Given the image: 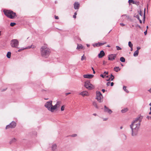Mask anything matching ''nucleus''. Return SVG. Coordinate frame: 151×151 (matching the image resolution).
<instances>
[{"label":"nucleus","mask_w":151,"mask_h":151,"mask_svg":"<svg viewBox=\"0 0 151 151\" xmlns=\"http://www.w3.org/2000/svg\"><path fill=\"white\" fill-rule=\"evenodd\" d=\"M142 118V117L141 116L136 118L130 125V127L131 129L132 136H136L138 134L140 127V122L141 121Z\"/></svg>","instance_id":"1"},{"label":"nucleus","mask_w":151,"mask_h":151,"mask_svg":"<svg viewBox=\"0 0 151 151\" xmlns=\"http://www.w3.org/2000/svg\"><path fill=\"white\" fill-rule=\"evenodd\" d=\"M40 52L42 56L47 58L50 55L51 51L50 49L46 45H44L41 48Z\"/></svg>","instance_id":"2"},{"label":"nucleus","mask_w":151,"mask_h":151,"mask_svg":"<svg viewBox=\"0 0 151 151\" xmlns=\"http://www.w3.org/2000/svg\"><path fill=\"white\" fill-rule=\"evenodd\" d=\"M3 12L6 16L11 19H14L16 15L15 12L10 10H4Z\"/></svg>","instance_id":"3"},{"label":"nucleus","mask_w":151,"mask_h":151,"mask_svg":"<svg viewBox=\"0 0 151 151\" xmlns=\"http://www.w3.org/2000/svg\"><path fill=\"white\" fill-rule=\"evenodd\" d=\"M61 104V102L58 101L57 102L56 104L54 106L52 105L51 108H50L49 111L51 112H54V111L57 109V108L59 107L60 106V104Z\"/></svg>","instance_id":"4"},{"label":"nucleus","mask_w":151,"mask_h":151,"mask_svg":"<svg viewBox=\"0 0 151 151\" xmlns=\"http://www.w3.org/2000/svg\"><path fill=\"white\" fill-rule=\"evenodd\" d=\"M84 86L90 90L93 89L94 88V86L88 81H86L85 82Z\"/></svg>","instance_id":"5"},{"label":"nucleus","mask_w":151,"mask_h":151,"mask_svg":"<svg viewBox=\"0 0 151 151\" xmlns=\"http://www.w3.org/2000/svg\"><path fill=\"white\" fill-rule=\"evenodd\" d=\"M96 99L99 102L101 103L103 101V96L100 91L96 92Z\"/></svg>","instance_id":"6"},{"label":"nucleus","mask_w":151,"mask_h":151,"mask_svg":"<svg viewBox=\"0 0 151 151\" xmlns=\"http://www.w3.org/2000/svg\"><path fill=\"white\" fill-rule=\"evenodd\" d=\"M11 45L12 47H17L19 45V42L17 39H13L11 40Z\"/></svg>","instance_id":"7"},{"label":"nucleus","mask_w":151,"mask_h":151,"mask_svg":"<svg viewBox=\"0 0 151 151\" xmlns=\"http://www.w3.org/2000/svg\"><path fill=\"white\" fill-rule=\"evenodd\" d=\"M16 123L14 121L12 122L9 124L6 125V129H7L9 128H14L16 126Z\"/></svg>","instance_id":"8"},{"label":"nucleus","mask_w":151,"mask_h":151,"mask_svg":"<svg viewBox=\"0 0 151 151\" xmlns=\"http://www.w3.org/2000/svg\"><path fill=\"white\" fill-rule=\"evenodd\" d=\"M52 101H50L46 102L45 103V106L49 111L50 108H51V106H52Z\"/></svg>","instance_id":"9"},{"label":"nucleus","mask_w":151,"mask_h":151,"mask_svg":"<svg viewBox=\"0 0 151 151\" xmlns=\"http://www.w3.org/2000/svg\"><path fill=\"white\" fill-rule=\"evenodd\" d=\"M116 57V55L115 54H111L108 55V60L112 61L114 60Z\"/></svg>","instance_id":"10"},{"label":"nucleus","mask_w":151,"mask_h":151,"mask_svg":"<svg viewBox=\"0 0 151 151\" xmlns=\"http://www.w3.org/2000/svg\"><path fill=\"white\" fill-rule=\"evenodd\" d=\"M104 111L105 112H107L109 114H111L112 112V111L106 105H105L104 106Z\"/></svg>","instance_id":"11"},{"label":"nucleus","mask_w":151,"mask_h":151,"mask_svg":"<svg viewBox=\"0 0 151 151\" xmlns=\"http://www.w3.org/2000/svg\"><path fill=\"white\" fill-rule=\"evenodd\" d=\"M94 75L93 74H85L83 75V77L85 78L91 79L93 77Z\"/></svg>","instance_id":"12"},{"label":"nucleus","mask_w":151,"mask_h":151,"mask_svg":"<svg viewBox=\"0 0 151 151\" xmlns=\"http://www.w3.org/2000/svg\"><path fill=\"white\" fill-rule=\"evenodd\" d=\"M74 8L75 9H78L79 8V4L78 2H75L73 4Z\"/></svg>","instance_id":"13"},{"label":"nucleus","mask_w":151,"mask_h":151,"mask_svg":"<svg viewBox=\"0 0 151 151\" xmlns=\"http://www.w3.org/2000/svg\"><path fill=\"white\" fill-rule=\"evenodd\" d=\"M105 53L104 51L101 50L100 52V53L98 54V57L99 58H102L105 55Z\"/></svg>","instance_id":"14"},{"label":"nucleus","mask_w":151,"mask_h":151,"mask_svg":"<svg viewBox=\"0 0 151 151\" xmlns=\"http://www.w3.org/2000/svg\"><path fill=\"white\" fill-rule=\"evenodd\" d=\"M79 94L84 96H88V93L87 91H83L80 93Z\"/></svg>","instance_id":"15"},{"label":"nucleus","mask_w":151,"mask_h":151,"mask_svg":"<svg viewBox=\"0 0 151 151\" xmlns=\"http://www.w3.org/2000/svg\"><path fill=\"white\" fill-rule=\"evenodd\" d=\"M57 148V146L56 144H54L51 146V149L52 151H55Z\"/></svg>","instance_id":"16"},{"label":"nucleus","mask_w":151,"mask_h":151,"mask_svg":"<svg viewBox=\"0 0 151 151\" xmlns=\"http://www.w3.org/2000/svg\"><path fill=\"white\" fill-rule=\"evenodd\" d=\"M114 70L116 72H118L120 70V69L119 67H115L114 68Z\"/></svg>","instance_id":"17"},{"label":"nucleus","mask_w":151,"mask_h":151,"mask_svg":"<svg viewBox=\"0 0 151 151\" xmlns=\"http://www.w3.org/2000/svg\"><path fill=\"white\" fill-rule=\"evenodd\" d=\"M145 8L144 13V16L143 19V22L144 23L145 22Z\"/></svg>","instance_id":"18"},{"label":"nucleus","mask_w":151,"mask_h":151,"mask_svg":"<svg viewBox=\"0 0 151 151\" xmlns=\"http://www.w3.org/2000/svg\"><path fill=\"white\" fill-rule=\"evenodd\" d=\"M35 47L34 46L31 45L30 46H28L24 48V49H29L30 48H32L34 49Z\"/></svg>","instance_id":"19"},{"label":"nucleus","mask_w":151,"mask_h":151,"mask_svg":"<svg viewBox=\"0 0 151 151\" xmlns=\"http://www.w3.org/2000/svg\"><path fill=\"white\" fill-rule=\"evenodd\" d=\"M139 54V51L136 50L135 51L133 54V56L134 57H136Z\"/></svg>","instance_id":"20"},{"label":"nucleus","mask_w":151,"mask_h":151,"mask_svg":"<svg viewBox=\"0 0 151 151\" xmlns=\"http://www.w3.org/2000/svg\"><path fill=\"white\" fill-rule=\"evenodd\" d=\"M93 105L95 107L96 109H98L99 108V107L97 105V104L96 102H93Z\"/></svg>","instance_id":"21"},{"label":"nucleus","mask_w":151,"mask_h":151,"mask_svg":"<svg viewBox=\"0 0 151 151\" xmlns=\"http://www.w3.org/2000/svg\"><path fill=\"white\" fill-rule=\"evenodd\" d=\"M17 141V139L14 138H12L10 142V144H12V143L15 142Z\"/></svg>","instance_id":"22"},{"label":"nucleus","mask_w":151,"mask_h":151,"mask_svg":"<svg viewBox=\"0 0 151 151\" xmlns=\"http://www.w3.org/2000/svg\"><path fill=\"white\" fill-rule=\"evenodd\" d=\"M11 53L10 52H8L7 55L6 57L8 58H10L11 57Z\"/></svg>","instance_id":"23"},{"label":"nucleus","mask_w":151,"mask_h":151,"mask_svg":"<svg viewBox=\"0 0 151 151\" xmlns=\"http://www.w3.org/2000/svg\"><path fill=\"white\" fill-rule=\"evenodd\" d=\"M128 109L127 108H124L121 110V112L122 113H124L128 111Z\"/></svg>","instance_id":"24"},{"label":"nucleus","mask_w":151,"mask_h":151,"mask_svg":"<svg viewBox=\"0 0 151 151\" xmlns=\"http://www.w3.org/2000/svg\"><path fill=\"white\" fill-rule=\"evenodd\" d=\"M120 60L122 62H124L125 61V58L123 57H121L120 58Z\"/></svg>","instance_id":"25"},{"label":"nucleus","mask_w":151,"mask_h":151,"mask_svg":"<svg viewBox=\"0 0 151 151\" xmlns=\"http://www.w3.org/2000/svg\"><path fill=\"white\" fill-rule=\"evenodd\" d=\"M82 48V46L81 45H79L78 44L76 48V49H79L80 48Z\"/></svg>","instance_id":"26"},{"label":"nucleus","mask_w":151,"mask_h":151,"mask_svg":"<svg viewBox=\"0 0 151 151\" xmlns=\"http://www.w3.org/2000/svg\"><path fill=\"white\" fill-rule=\"evenodd\" d=\"M114 77H110L107 80V81H113L114 80Z\"/></svg>","instance_id":"27"},{"label":"nucleus","mask_w":151,"mask_h":151,"mask_svg":"<svg viewBox=\"0 0 151 151\" xmlns=\"http://www.w3.org/2000/svg\"><path fill=\"white\" fill-rule=\"evenodd\" d=\"M127 87L124 86L123 87V89L125 91L126 93H128L129 91L126 89Z\"/></svg>","instance_id":"28"},{"label":"nucleus","mask_w":151,"mask_h":151,"mask_svg":"<svg viewBox=\"0 0 151 151\" xmlns=\"http://www.w3.org/2000/svg\"><path fill=\"white\" fill-rule=\"evenodd\" d=\"M93 45L94 47L100 46V42H99L98 43H95L94 44H93Z\"/></svg>","instance_id":"29"},{"label":"nucleus","mask_w":151,"mask_h":151,"mask_svg":"<svg viewBox=\"0 0 151 151\" xmlns=\"http://www.w3.org/2000/svg\"><path fill=\"white\" fill-rule=\"evenodd\" d=\"M128 45L130 47H133V46L132 44V43L130 41H129L128 42Z\"/></svg>","instance_id":"30"},{"label":"nucleus","mask_w":151,"mask_h":151,"mask_svg":"<svg viewBox=\"0 0 151 151\" xmlns=\"http://www.w3.org/2000/svg\"><path fill=\"white\" fill-rule=\"evenodd\" d=\"M16 24V23L15 22H11L10 24V26L11 27H13Z\"/></svg>","instance_id":"31"},{"label":"nucleus","mask_w":151,"mask_h":151,"mask_svg":"<svg viewBox=\"0 0 151 151\" xmlns=\"http://www.w3.org/2000/svg\"><path fill=\"white\" fill-rule=\"evenodd\" d=\"M134 17L137 18L138 20L140 19L139 16V15L138 14H137L136 15H134Z\"/></svg>","instance_id":"32"},{"label":"nucleus","mask_w":151,"mask_h":151,"mask_svg":"<svg viewBox=\"0 0 151 151\" xmlns=\"http://www.w3.org/2000/svg\"><path fill=\"white\" fill-rule=\"evenodd\" d=\"M116 47L117 50H119L122 49V48L119 46H117Z\"/></svg>","instance_id":"33"},{"label":"nucleus","mask_w":151,"mask_h":151,"mask_svg":"<svg viewBox=\"0 0 151 151\" xmlns=\"http://www.w3.org/2000/svg\"><path fill=\"white\" fill-rule=\"evenodd\" d=\"M65 106L64 105L62 106L61 108V111H63L64 110Z\"/></svg>","instance_id":"34"},{"label":"nucleus","mask_w":151,"mask_h":151,"mask_svg":"<svg viewBox=\"0 0 151 151\" xmlns=\"http://www.w3.org/2000/svg\"><path fill=\"white\" fill-rule=\"evenodd\" d=\"M128 2L129 3H132L134 4V1L133 0H129Z\"/></svg>","instance_id":"35"},{"label":"nucleus","mask_w":151,"mask_h":151,"mask_svg":"<svg viewBox=\"0 0 151 151\" xmlns=\"http://www.w3.org/2000/svg\"><path fill=\"white\" fill-rule=\"evenodd\" d=\"M77 14V13L76 12H75L74 13V15L73 16V17L74 18H76V15Z\"/></svg>","instance_id":"36"},{"label":"nucleus","mask_w":151,"mask_h":151,"mask_svg":"<svg viewBox=\"0 0 151 151\" xmlns=\"http://www.w3.org/2000/svg\"><path fill=\"white\" fill-rule=\"evenodd\" d=\"M100 76L102 77L103 78H104L106 76L105 75H104L103 74H101L100 75Z\"/></svg>","instance_id":"37"},{"label":"nucleus","mask_w":151,"mask_h":151,"mask_svg":"<svg viewBox=\"0 0 151 151\" xmlns=\"http://www.w3.org/2000/svg\"><path fill=\"white\" fill-rule=\"evenodd\" d=\"M106 42H104L103 43H100V46L102 45H104V44H106Z\"/></svg>","instance_id":"38"},{"label":"nucleus","mask_w":151,"mask_h":151,"mask_svg":"<svg viewBox=\"0 0 151 151\" xmlns=\"http://www.w3.org/2000/svg\"><path fill=\"white\" fill-rule=\"evenodd\" d=\"M77 135L76 134H73L71 135V136L73 137H75L77 136Z\"/></svg>","instance_id":"39"},{"label":"nucleus","mask_w":151,"mask_h":151,"mask_svg":"<svg viewBox=\"0 0 151 151\" xmlns=\"http://www.w3.org/2000/svg\"><path fill=\"white\" fill-rule=\"evenodd\" d=\"M124 16H125L126 17H127L128 18H129V16H128L127 15V14H124V15H123L122 16V17H123Z\"/></svg>","instance_id":"40"},{"label":"nucleus","mask_w":151,"mask_h":151,"mask_svg":"<svg viewBox=\"0 0 151 151\" xmlns=\"http://www.w3.org/2000/svg\"><path fill=\"white\" fill-rule=\"evenodd\" d=\"M24 48H22L21 49H19L18 50V52H20L22 50H24Z\"/></svg>","instance_id":"41"},{"label":"nucleus","mask_w":151,"mask_h":151,"mask_svg":"<svg viewBox=\"0 0 151 151\" xmlns=\"http://www.w3.org/2000/svg\"><path fill=\"white\" fill-rule=\"evenodd\" d=\"M84 55H83V56H82L81 57V60H84L85 58V57H84L83 56Z\"/></svg>","instance_id":"42"},{"label":"nucleus","mask_w":151,"mask_h":151,"mask_svg":"<svg viewBox=\"0 0 151 151\" xmlns=\"http://www.w3.org/2000/svg\"><path fill=\"white\" fill-rule=\"evenodd\" d=\"M110 84V82H108L106 83V85L107 86H109Z\"/></svg>","instance_id":"43"},{"label":"nucleus","mask_w":151,"mask_h":151,"mask_svg":"<svg viewBox=\"0 0 151 151\" xmlns=\"http://www.w3.org/2000/svg\"><path fill=\"white\" fill-rule=\"evenodd\" d=\"M137 50H136L139 51V50L141 49V47H137Z\"/></svg>","instance_id":"44"},{"label":"nucleus","mask_w":151,"mask_h":151,"mask_svg":"<svg viewBox=\"0 0 151 151\" xmlns=\"http://www.w3.org/2000/svg\"><path fill=\"white\" fill-rule=\"evenodd\" d=\"M91 69L92 70L93 72V73L95 74V72L94 70L93 67H91Z\"/></svg>","instance_id":"45"},{"label":"nucleus","mask_w":151,"mask_h":151,"mask_svg":"<svg viewBox=\"0 0 151 151\" xmlns=\"http://www.w3.org/2000/svg\"><path fill=\"white\" fill-rule=\"evenodd\" d=\"M114 85V83L113 82H112L110 83V85L111 86H113Z\"/></svg>","instance_id":"46"},{"label":"nucleus","mask_w":151,"mask_h":151,"mask_svg":"<svg viewBox=\"0 0 151 151\" xmlns=\"http://www.w3.org/2000/svg\"><path fill=\"white\" fill-rule=\"evenodd\" d=\"M144 33L145 35H147V29H146V30L144 32Z\"/></svg>","instance_id":"47"},{"label":"nucleus","mask_w":151,"mask_h":151,"mask_svg":"<svg viewBox=\"0 0 151 151\" xmlns=\"http://www.w3.org/2000/svg\"><path fill=\"white\" fill-rule=\"evenodd\" d=\"M33 134L35 135H37V132L35 131H34L33 132Z\"/></svg>","instance_id":"48"},{"label":"nucleus","mask_w":151,"mask_h":151,"mask_svg":"<svg viewBox=\"0 0 151 151\" xmlns=\"http://www.w3.org/2000/svg\"><path fill=\"white\" fill-rule=\"evenodd\" d=\"M140 15L142 16V11H140L139 12V13Z\"/></svg>","instance_id":"49"},{"label":"nucleus","mask_w":151,"mask_h":151,"mask_svg":"<svg viewBox=\"0 0 151 151\" xmlns=\"http://www.w3.org/2000/svg\"><path fill=\"white\" fill-rule=\"evenodd\" d=\"M104 74H106V75H107V74H108V72L105 71L104 72Z\"/></svg>","instance_id":"50"},{"label":"nucleus","mask_w":151,"mask_h":151,"mask_svg":"<svg viewBox=\"0 0 151 151\" xmlns=\"http://www.w3.org/2000/svg\"><path fill=\"white\" fill-rule=\"evenodd\" d=\"M120 25L122 26H125V24H123V23H120Z\"/></svg>","instance_id":"51"},{"label":"nucleus","mask_w":151,"mask_h":151,"mask_svg":"<svg viewBox=\"0 0 151 151\" xmlns=\"http://www.w3.org/2000/svg\"><path fill=\"white\" fill-rule=\"evenodd\" d=\"M55 18L56 19H59L58 17L57 16H55Z\"/></svg>","instance_id":"52"},{"label":"nucleus","mask_w":151,"mask_h":151,"mask_svg":"<svg viewBox=\"0 0 151 151\" xmlns=\"http://www.w3.org/2000/svg\"><path fill=\"white\" fill-rule=\"evenodd\" d=\"M70 94V93H65V94L66 96H67L68 95Z\"/></svg>","instance_id":"53"},{"label":"nucleus","mask_w":151,"mask_h":151,"mask_svg":"<svg viewBox=\"0 0 151 151\" xmlns=\"http://www.w3.org/2000/svg\"><path fill=\"white\" fill-rule=\"evenodd\" d=\"M107 119H108V118H104V119H103V120H104V121H106V120H107Z\"/></svg>","instance_id":"54"},{"label":"nucleus","mask_w":151,"mask_h":151,"mask_svg":"<svg viewBox=\"0 0 151 151\" xmlns=\"http://www.w3.org/2000/svg\"><path fill=\"white\" fill-rule=\"evenodd\" d=\"M123 136H124V139H126V136L125 135V134H124V135H123Z\"/></svg>","instance_id":"55"},{"label":"nucleus","mask_w":151,"mask_h":151,"mask_svg":"<svg viewBox=\"0 0 151 151\" xmlns=\"http://www.w3.org/2000/svg\"><path fill=\"white\" fill-rule=\"evenodd\" d=\"M105 90L104 89H102V91L103 92V93H104L105 91Z\"/></svg>","instance_id":"56"},{"label":"nucleus","mask_w":151,"mask_h":151,"mask_svg":"<svg viewBox=\"0 0 151 151\" xmlns=\"http://www.w3.org/2000/svg\"><path fill=\"white\" fill-rule=\"evenodd\" d=\"M139 21L140 23H142V21L141 19H139Z\"/></svg>","instance_id":"57"},{"label":"nucleus","mask_w":151,"mask_h":151,"mask_svg":"<svg viewBox=\"0 0 151 151\" xmlns=\"http://www.w3.org/2000/svg\"><path fill=\"white\" fill-rule=\"evenodd\" d=\"M110 77H114V76L112 75V74H111Z\"/></svg>","instance_id":"58"},{"label":"nucleus","mask_w":151,"mask_h":151,"mask_svg":"<svg viewBox=\"0 0 151 151\" xmlns=\"http://www.w3.org/2000/svg\"><path fill=\"white\" fill-rule=\"evenodd\" d=\"M151 93V88L148 90Z\"/></svg>","instance_id":"59"},{"label":"nucleus","mask_w":151,"mask_h":151,"mask_svg":"<svg viewBox=\"0 0 151 151\" xmlns=\"http://www.w3.org/2000/svg\"><path fill=\"white\" fill-rule=\"evenodd\" d=\"M130 48V50L131 51H132L133 50V47H132Z\"/></svg>","instance_id":"60"},{"label":"nucleus","mask_w":151,"mask_h":151,"mask_svg":"<svg viewBox=\"0 0 151 151\" xmlns=\"http://www.w3.org/2000/svg\"><path fill=\"white\" fill-rule=\"evenodd\" d=\"M137 27H138L139 28H141V27H140L139 25H138V24H137Z\"/></svg>","instance_id":"61"},{"label":"nucleus","mask_w":151,"mask_h":151,"mask_svg":"<svg viewBox=\"0 0 151 151\" xmlns=\"http://www.w3.org/2000/svg\"><path fill=\"white\" fill-rule=\"evenodd\" d=\"M6 89H7V88H6V89H2V90L1 91H5V90H6Z\"/></svg>","instance_id":"62"},{"label":"nucleus","mask_w":151,"mask_h":151,"mask_svg":"<svg viewBox=\"0 0 151 151\" xmlns=\"http://www.w3.org/2000/svg\"><path fill=\"white\" fill-rule=\"evenodd\" d=\"M93 115L95 116H96L97 115V114H96L94 113V114H93Z\"/></svg>","instance_id":"63"},{"label":"nucleus","mask_w":151,"mask_h":151,"mask_svg":"<svg viewBox=\"0 0 151 151\" xmlns=\"http://www.w3.org/2000/svg\"><path fill=\"white\" fill-rule=\"evenodd\" d=\"M86 45H87V47H89L90 46V45L89 44H87Z\"/></svg>","instance_id":"64"}]
</instances>
